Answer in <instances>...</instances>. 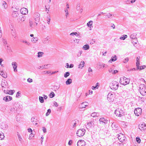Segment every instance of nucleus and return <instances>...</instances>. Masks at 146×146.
<instances>
[{"label":"nucleus","instance_id":"obj_45","mask_svg":"<svg viewBox=\"0 0 146 146\" xmlns=\"http://www.w3.org/2000/svg\"><path fill=\"white\" fill-rule=\"evenodd\" d=\"M17 136L19 141L20 142H22V141L23 139L20 135L19 133H18L17 134Z\"/></svg>","mask_w":146,"mask_h":146},{"label":"nucleus","instance_id":"obj_4","mask_svg":"<svg viewBox=\"0 0 146 146\" xmlns=\"http://www.w3.org/2000/svg\"><path fill=\"white\" fill-rule=\"evenodd\" d=\"M119 84L117 82L113 81L110 84V88L113 90H116L119 87Z\"/></svg>","mask_w":146,"mask_h":146},{"label":"nucleus","instance_id":"obj_58","mask_svg":"<svg viewBox=\"0 0 146 146\" xmlns=\"http://www.w3.org/2000/svg\"><path fill=\"white\" fill-rule=\"evenodd\" d=\"M53 106L57 107L58 106V105L57 102H54L53 103Z\"/></svg>","mask_w":146,"mask_h":146},{"label":"nucleus","instance_id":"obj_14","mask_svg":"<svg viewBox=\"0 0 146 146\" xmlns=\"http://www.w3.org/2000/svg\"><path fill=\"white\" fill-rule=\"evenodd\" d=\"M88 103L86 102L82 103L79 106V108H80L83 109L85 108L86 106H88Z\"/></svg>","mask_w":146,"mask_h":146},{"label":"nucleus","instance_id":"obj_44","mask_svg":"<svg viewBox=\"0 0 146 146\" xmlns=\"http://www.w3.org/2000/svg\"><path fill=\"white\" fill-rule=\"evenodd\" d=\"M55 96V94H54L53 92H51L50 94L49 95L50 97L52 98L54 97Z\"/></svg>","mask_w":146,"mask_h":146},{"label":"nucleus","instance_id":"obj_33","mask_svg":"<svg viewBox=\"0 0 146 146\" xmlns=\"http://www.w3.org/2000/svg\"><path fill=\"white\" fill-rule=\"evenodd\" d=\"M39 100L40 102L41 103H43L44 102V98L43 97L39 96Z\"/></svg>","mask_w":146,"mask_h":146},{"label":"nucleus","instance_id":"obj_20","mask_svg":"<svg viewBox=\"0 0 146 146\" xmlns=\"http://www.w3.org/2000/svg\"><path fill=\"white\" fill-rule=\"evenodd\" d=\"M2 42L3 44V45L5 46V48L7 50L9 49V45L7 42L6 39H3L2 40Z\"/></svg>","mask_w":146,"mask_h":146},{"label":"nucleus","instance_id":"obj_10","mask_svg":"<svg viewBox=\"0 0 146 146\" xmlns=\"http://www.w3.org/2000/svg\"><path fill=\"white\" fill-rule=\"evenodd\" d=\"M85 126L88 129H92L94 127V123L92 121H90L85 125Z\"/></svg>","mask_w":146,"mask_h":146},{"label":"nucleus","instance_id":"obj_30","mask_svg":"<svg viewBox=\"0 0 146 146\" xmlns=\"http://www.w3.org/2000/svg\"><path fill=\"white\" fill-rule=\"evenodd\" d=\"M2 6L4 9H6L8 7V5L6 2L3 1L2 3Z\"/></svg>","mask_w":146,"mask_h":146},{"label":"nucleus","instance_id":"obj_18","mask_svg":"<svg viewBox=\"0 0 146 146\" xmlns=\"http://www.w3.org/2000/svg\"><path fill=\"white\" fill-rule=\"evenodd\" d=\"M2 90L4 91L5 93L6 94H9L11 95H13L15 92L14 90H4L3 88L2 89Z\"/></svg>","mask_w":146,"mask_h":146},{"label":"nucleus","instance_id":"obj_54","mask_svg":"<svg viewBox=\"0 0 146 146\" xmlns=\"http://www.w3.org/2000/svg\"><path fill=\"white\" fill-rule=\"evenodd\" d=\"M136 140L138 143H140L141 140L139 137H137L136 138Z\"/></svg>","mask_w":146,"mask_h":146},{"label":"nucleus","instance_id":"obj_5","mask_svg":"<svg viewBox=\"0 0 146 146\" xmlns=\"http://www.w3.org/2000/svg\"><path fill=\"white\" fill-rule=\"evenodd\" d=\"M124 113L123 109L120 108H118L115 111L114 113L118 117H121L123 115Z\"/></svg>","mask_w":146,"mask_h":146},{"label":"nucleus","instance_id":"obj_32","mask_svg":"<svg viewBox=\"0 0 146 146\" xmlns=\"http://www.w3.org/2000/svg\"><path fill=\"white\" fill-rule=\"evenodd\" d=\"M113 69H112L111 68H110L109 69V72L110 73H111L112 74H115L117 72H118V71L117 70H113Z\"/></svg>","mask_w":146,"mask_h":146},{"label":"nucleus","instance_id":"obj_16","mask_svg":"<svg viewBox=\"0 0 146 146\" xmlns=\"http://www.w3.org/2000/svg\"><path fill=\"white\" fill-rule=\"evenodd\" d=\"M100 123L102 125L106 124L107 123V120H106L104 118L102 117L99 119Z\"/></svg>","mask_w":146,"mask_h":146},{"label":"nucleus","instance_id":"obj_41","mask_svg":"<svg viewBox=\"0 0 146 146\" xmlns=\"http://www.w3.org/2000/svg\"><path fill=\"white\" fill-rule=\"evenodd\" d=\"M44 53L42 52H38L37 56L38 58H40L42 56Z\"/></svg>","mask_w":146,"mask_h":146},{"label":"nucleus","instance_id":"obj_21","mask_svg":"<svg viewBox=\"0 0 146 146\" xmlns=\"http://www.w3.org/2000/svg\"><path fill=\"white\" fill-rule=\"evenodd\" d=\"M12 99V97L10 96H7L4 97L3 100L6 102H8L11 100Z\"/></svg>","mask_w":146,"mask_h":146},{"label":"nucleus","instance_id":"obj_36","mask_svg":"<svg viewBox=\"0 0 146 146\" xmlns=\"http://www.w3.org/2000/svg\"><path fill=\"white\" fill-rule=\"evenodd\" d=\"M12 31H13V32H11L12 36L15 39L17 38V35L16 33L14 32V31H13V29H12Z\"/></svg>","mask_w":146,"mask_h":146},{"label":"nucleus","instance_id":"obj_9","mask_svg":"<svg viewBox=\"0 0 146 146\" xmlns=\"http://www.w3.org/2000/svg\"><path fill=\"white\" fill-rule=\"evenodd\" d=\"M118 138L119 141L122 142H125L126 139L125 136L121 133H120L118 135Z\"/></svg>","mask_w":146,"mask_h":146},{"label":"nucleus","instance_id":"obj_17","mask_svg":"<svg viewBox=\"0 0 146 146\" xmlns=\"http://www.w3.org/2000/svg\"><path fill=\"white\" fill-rule=\"evenodd\" d=\"M8 127V125L5 123L2 122L1 123V128L4 129H6Z\"/></svg>","mask_w":146,"mask_h":146},{"label":"nucleus","instance_id":"obj_52","mask_svg":"<svg viewBox=\"0 0 146 146\" xmlns=\"http://www.w3.org/2000/svg\"><path fill=\"white\" fill-rule=\"evenodd\" d=\"M70 35L72 36H74V35L78 36V33L76 32L71 33L70 34Z\"/></svg>","mask_w":146,"mask_h":146},{"label":"nucleus","instance_id":"obj_48","mask_svg":"<svg viewBox=\"0 0 146 146\" xmlns=\"http://www.w3.org/2000/svg\"><path fill=\"white\" fill-rule=\"evenodd\" d=\"M51 113V110L50 109H48L47 110V112L46 113V116H48Z\"/></svg>","mask_w":146,"mask_h":146},{"label":"nucleus","instance_id":"obj_3","mask_svg":"<svg viewBox=\"0 0 146 146\" xmlns=\"http://www.w3.org/2000/svg\"><path fill=\"white\" fill-rule=\"evenodd\" d=\"M139 91L141 94L145 96L146 95V87L144 84H140L139 86Z\"/></svg>","mask_w":146,"mask_h":146},{"label":"nucleus","instance_id":"obj_23","mask_svg":"<svg viewBox=\"0 0 146 146\" xmlns=\"http://www.w3.org/2000/svg\"><path fill=\"white\" fill-rule=\"evenodd\" d=\"M12 65L13 66L14 71L15 72H17V63L15 62H13L12 63Z\"/></svg>","mask_w":146,"mask_h":146},{"label":"nucleus","instance_id":"obj_61","mask_svg":"<svg viewBox=\"0 0 146 146\" xmlns=\"http://www.w3.org/2000/svg\"><path fill=\"white\" fill-rule=\"evenodd\" d=\"M42 131L44 133H46V129L44 127H42Z\"/></svg>","mask_w":146,"mask_h":146},{"label":"nucleus","instance_id":"obj_8","mask_svg":"<svg viewBox=\"0 0 146 146\" xmlns=\"http://www.w3.org/2000/svg\"><path fill=\"white\" fill-rule=\"evenodd\" d=\"M85 130L84 129H79L77 131V135L79 137L83 136L85 133Z\"/></svg>","mask_w":146,"mask_h":146},{"label":"nucleus","instance_id":"obj_28","mask_svg":"<svg viewBox=\"0 0 146 146\" xmlns=\"http://www.w3.org/2000/svg\"><path fill=\"white\" fill-rule=\"evenodd\" d=\"M0 74L5 78H6L7 77V74L3 71H0Z\"/></svg>","mask_w":146,"mask_h":146},{"label":"nucleus","instance_id":"obj_53","mask_svg":"<svg viewBox=\"0 0 146 146\" xmlns=\"http://www.w3.org/2000/svg\"><path fill=\"white\" fill-rule=\"evenodd\" d=\"M50 65V64L44 65L42 66V67H40V68L42 67L43 68H48V66Z\"/></svg>","mask_w":146,"mask_h":146},{"label":"nucleus","instance_id":"obj_11","mask_svg":"<svg viewBox=\"0 0 146 146\" xmlns=\"http://www.w3.org/2000/svg\"><path fill=\"white\" fill-rule=\"evenodd\" d=\"M139 128L142 131H144L146 129V124L144 123L140 124L139 125Z\"/></svg>","mask_w":146,"mask_h":146},{"label":"nucleus","instance_id":"obj_31","mask_svg":"<svg viewBox=\"0 0 146 146\" xmlns=\"http://www.w3.org/2000/svg\"><path fill=\"white\" fill-rule=\"evenodd\" d=\"M93 22L90 21L88 22L87 24V25L89 28H91L92 27V25L93 24Z\"/></svg>","mask_w":146,"mask_h":146},{"label":"nucleus","instance_id":"obj_49","mask_svg":"<svg viewBox=\"0 0 146 146\" xmlns=\"http://www.w3.org/2000/svg\"><path fill=\"white\" fill-rule=\"evenodd\" d=\"M98 114L97 113H95V112L93 113H92L91 114V116L92 117H96V116H98V115H97Z\"/></svg>","mask_w":146,"mask_h":146},{"label":"nucleus","instance_id":"obj_27","mask_svg":"<svg viewBox=\"0 0 146 146\" xmlns=\"http://www.w3.org/2000/svg\"><path fill=\"white\" fill-rule=\"evenodd\" d=\"M85 64V63L84 61H81L80 62V64L78 65V68H82L84 66Z\"/></svg>","mask_w":146,"mask_h":146},{"label":"nucleus","instance_id":"obj_50","mask_svg":"<svg viewBox=\"0 0 146 146\" xmlns=\"http://www.w3.org/2000/svg\"><path fill=\"white\" fill-rule=\"evenodd\" d=\"M70 75V73L69 72H65L64 74V77L65 78H67Z\"/></svg>","mask_w":146,"mask_h":146},{"label":"nucleus","instance_id":"obj_46","mask_svg":"<svg viewBox=\"0 0 146 146\" xmlns=\"http://www.w3.org/2000/svg\"><path fill=\"white\" fill-rule=\"evenodd\" d=\"M112 15V14H110V13H108L105 15V18L106 19L111 18V17Z\"/></svg>","mask_w":146,"mask_h":146},{"label":"nucleus","instance_id":"obj_43","mask_svg":"<svg viewBox=\"0 0 146 146\" xmlns=\"http://www.w3.org/2000/svg\"><path fill=\"white\" fill-rule=\"evenodd\" d=\"M140 65V62H136V66H137V69H139V70H141V66H139Z\"/></svg>","mask_w":146,"mask_h":146},{"label":"nucleus","instance_id":"obj_6","mask_svg":"<svg viewBox=\"0 0 146 146\" xmlns=\"http://www.w3.org/2000/svg\"><path fill=\"white\" fill-rule=\"evenodd\" d=\"M130 80L125 77L121 78L119 81L120 84L123 85H125L129 83Z\"/></svg>","mask_w":146,"mask_h":146},{"label":"nucleus","instance_id":"obj_59","mask_svg":"<svg viewBox=\"0 0 146 146\" xmlns=\"http://www.w3.org/2000/svg\"><path fill=\"white\" fill-rule=\"evenodd\" d=\"M27 81L31 83L33 82V80L30 78H29L27 79Z\"/></svg>","mask_w":146,"mask_h":146},{"label":"nucleus","instance_id":"obj_24","mask_svg":"<svg viewBox=\"0 0 146 146\" xmlns=\"http://www.w3.org/2000/svg\"><path fill=\"white\" fill-rule=\"evenodd\" d=\"M117 56L116 55H114V56H112L111 57V59L108 62L109 63H111L112 62H114L117 60Z\"/></svg>","mask_w":146,"mask_h":146},{"label":"nucleus","instance_id":"obj_64","mask_svg":"<svg viewBox=\"0 0 146 146\" xmlns=\"http://www.w3.org/2000/svg\"><path fill=\"white\" fill-rule=\"evenodd\" d=\"M72 143V140H70L68 142V145H71Z\"/></svg>","mask_w":146,"mask_h":146},{"label":"nucleus","instance_id":"obj_60","mask_svg":"<svg viewBox=\"0 0 146 146\" xmlns=\"http://www.w3.org/2000/svg\"><path fill=\"white\" fill-rule=\"evenodd\" d=\"M82 51H80L77 54V56L78 57H80L81 56V54H82Z\"/></svg>","mask_w":146,"mask_h":146},{"label":"nucleus","instance_id":"obj_7","mask_svg":"<svg viewBox=\"0 0 146 146\" xmlns=\"http://www.w3.org/2000/svg\"><path fill=\"white\" fill-rule=\"evenodd\" d=\"M33 18L35 21V23L36 25H37V22H38L40 19V14L38 13H35L33 15Z\"/></svg>","mask_w":146,"mask_h":146},{"label":"nucleus","instance_id":"obj_51","mask_svg":"<svg viewBox=\"0 0 146 146\" xmlns=\"http://www.w3.org/2000/svg\"><path fill=\"white\" fill-rule=\"evenodd\" d=\"M4 137L3 133H0V139L2 140Z\"/></svg>","mask_w":146,"mask_h":146},{"label":"nucleus","instance_id":"obj_1","mask_svg":"<svg viewBox=\"0 0 146 146\" xmlns=\"http://www.w3.org/2000/svg\"><path fill=\"white\" fill-rule=\"evenodd\" d=\"M19 110V108L17 106L15 102H13L10 108V113L12 114H15Z\"/></svg>","mask_w":146,"mask_h":146},{"label":"nucleus","instance_id":"obj_55","mask_svg":"<svg viewBox=\"0 0 146 146\" xmlns=\"http://www.w3.org/2000/svg\"><path fill=\"white\" fill-rule=\"evenodd\" d=\"M64 11L66 13V15H65L66 16V17L67 18L68 16V9H65L64 10Z\"/></svg>","mask_w":146,"mask_h":146},{"label":"nucleus","instance_id":"obj_12","mask_svg":"<svg viewBox=\"0 0 146 146\" xmlns=\"http://www.w3.org/2000/svg\"><path fill=\"white\" fill-rule=\"evenodd\" d=\"M134 112L136 115L139 116L141 113L142 110L140 108H138L135 110Z\"/></svg>","mask_w":146,"mask_h":146},{"label":"nucleus","instance_id":"obj_40","mask_svg":"<svg viewBox=\"0 0 146 146\" xmlns=\"http://www.w3.org/2000/svg\"><path fill=\"white\" fill-rule=\"evenodd\" d=\"M127 37V35H123L120 37L119 38L121 40H124Z\"/></svg>","mask_w":146,"mask_h":146},{"label":"nucleus","instance_id":"obj_2","mask_svg":"<svg viewBox=\"0 0 146 146\" xmlns=\"http://www.w3.org/2000/svg\"><path fill=\"white\" fill-rule=\"evenodd\" d=\"M137 35V34L136 33H133L130 35V37L131 40V42L134 46H135L138 42L136 37Z\"/></svg>","mask_w":146,"mask_h":146},{"label":"nucleus","instance_id":"obj_38","mask_svg":"<svg viewBox=\"0 0 146 146\" xmlns=\"http://www.w3.org/2000/svg\"><path fill=\"white\" fill-rule=\"evenodd\" d=\"M78 123V120L75 121L74 120L72 121V123L73 124V127L74 128L76 126V124Z\"/></svg>","mask_w":146,"mask_h":146},{"label":"nucleus","instance_id":"obj_42","mask_svg":"<svg viewBox=\"0 0 146 146\" xmlns=\"http://www.w3.org/2000/svg\"><path fill=\"white\" fill-rule=\"evenodd\" d=\"M22 42L23 43H25L26 44H27L28 46H30L31 45L30 43L29 42L27 41L26 40H22Z\"/></svg>","mask_w":146,"mask_h":146},{"label":"nucleus","instance_id":"obj_22","mask_svg":"<svg viewBox=\"0 0 146 146\" xmlns=\"http://www.w3.org/2000/svg\"><path fill=\"white\" fill-rule=\"evenodd\" d=\"M114 94L111 93H109L108 95V99L110 100V101H111L113 100L114 98Z\"/></svg>","mask_w":146,"mask_h":146},{"label":"nucleus","instance_id":"obj_56","mask_svg":"<svg viewBox=\"0 0 146 146\" xmlns=\"http://www.w3.org/2000/svg\"><path fill=\"white\" fill-rule=\"evenodd\" d=\"M29 23L30 26L32 27H33V21L31 20H30Z\"/></svg>","mask_w":146,"mask_h":146},{"label":"nucleus","instance_id":"obj_62","mask_svg":"<svg viewBox=\"0 0 146 146\" xmlns=\"http://www.w3.org/2000/svg\"><path fill=\"white\" fill-rule=\"evenodd\" d=\"M76 39H73L71 40V42L72 43H74L76 42Z\"/></svg>","mask_w":146,"mask_h":146},{"label":"nucleus","instance_id":"obj_47","mask_svg":"<svg viewBox=\"0 0 146 146\" xmlns=\"http://www.w3.org/2000/svg\"><path fill=\"white\" fill-rule=\"evenodd\" d=\"M12 15L13 17H15L18 15V14L17 12H14L13 13Z\"/></svg>","mask_w":146,"mask_h":146},{"label":"nucleus","instance_id":"obj_19","mask_svg":"<svg viewBox=\"0 0 146 146\" xmlns=\"http://www.w3.org/2000/svg\"><path fill=\"white\" fill-rule=\"evenodd\" d=\"M20 12L22 14L26 15L28 13V10L27 8L23 7L21 9Z\"/></svg>","mask_w":146,"mask_h":146},{"label":"nucleus","instance_id":"obj_25","mask_svg":"<svg viewBox=\"0 0 146 146\" xmlns=\"http://www.w3.org/2000/svg\"><path fill=\"white\" fill-rule=\"evenodd\" d=\"M31 122L34 125H36L38 124V123H36L37 119L35 117H32L31 119Z\"/></svg>","mask_w":146,"mask_h":146},{"label":"nucleus","instance_id":"obj_39","mask_svg":"<svg viewBox=\"0 0 146 146\" xmlns=\"http://www.w3.org/2000/svg\"><path fill=\"white\" fill-rule=\"evenodd\" d=\"M111 123H112L111 125V127L112 128L114 129H116V128L117 127V125H115V123L114 122H111Z\"/></svg>","mask_w":146,"mask_h":146},{"label":"nucleus","instance_id":"obj_63","mask_svg":"<svg viewBox=\"0 0 146 146\" xmlns=\"http://www.w3.org/2000/svg\"><path fill=\"white\" fill-rule=\"evenodd\" d=\"M20 95L21 93H19V92H18L17 93L16 96L17 97H19L20 96Z\"/></svg>","mask_w":146,"mask_h":146},{"label":"nucleus","instance_id":"obj_57","mask_svg":"<svg viewBox=\"0 0 146 146\" xmlns=\"http://www.w3.org/2000/svg\"><path fill=\"white\" fill-rule=\"evenodd\" d=\"M129 60V58H126L123 61V62L124 63H126Z\"/></svg>","mask_w":146,"mask_h":146},{"label":"nucleus","instance_id":"obj_37","mask_svg":"<svg viewBox=\"0 0 146 146\" xmlns=\"http://www.w3.org/2000/svg\"><path fill=\"white\" fill-rule=\"evenodd\" d=\"M130 90L127 88H125L123 91V92L124 94H126Z\"/></svg>","mask_w":146,"mask_h":146},{"label":"nucleus","instance_id":"obj_35","mask_svg":"<svg viewBox=\"0 0 146 146\" xmlns=\"http://www.w3.org/2000/svg\"><path fill=\"white\" fill-rule=\"evenodd\" d=\"M72 83V80L70 78L68 79L66 82V85H70Z\"/></svg>","mask_w":146,"mask_h":146},{"label":"nucleus","instance_id":"obj_29","mask_svg":"<svg viewBox=\"0 0 146 146\" xmlns=\"http://www.w3.org/2000/svg\"><path fill=\"white\" fill-rule=\"evenodd\" d=\"M89 48L90 46L88 44L84 45L82 47V49L84 50H89Z\"/></svg>","mask_w":146,"mask_h":146},{"label":"nucleus","instance_id":"obj_26","mask_svg":"<svg viewBox=\"0 0 146 146\" xmlns=\"http://www.w3.org/2000/svg\"><path fill=\"white\" fill-rule=\"evenodd\" d=\"M50 39L49 36H48L44 38L42 40V42L44 44H46L48 41H49Z\"/></svg>","mask_w":146,"mask_h":146},{"label":"nucleus","instance_id":"obj_13","mask_svg":"<svg viewBox=\"0 0 146 146\" xmlns=\"http://www.w3.org/2000/svg\"><path fill=\"white\" fill-rule=\"evenodd\" d=\"M85 141L82 140H79L77 142V146H85Z\"/></svg>","mask_w":146,"mask_h":146},{"label":"nucleus","instance_id":"obj_15","mask_svg":"<svg viewBox=\"0 0 146 146\" xmlns=\"http://www.w3.org/2000/svg\"><path fill=\"white\" fill-rule=\"evenodd\" d=\"M8 84L7 82L5 80L2 81L1 83V86L2 88H8Z\"/></svg>","mask_w":146,"mask_h":146},{"label":"nucleus","instance_id":"obj_34","mask_svg":"<svg viewBox=\"0 0 146 146\" xmlns=\"http://www.w3.org/2000/svg\"><path fill=\"white\" fill-rule=\"evenodd\" d=\"M38 39L37 37H33V38L31 39V41L35 43L38 41Z\"/></svg>","mask_w":146,"mask_h":146}]
</instances>
